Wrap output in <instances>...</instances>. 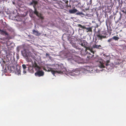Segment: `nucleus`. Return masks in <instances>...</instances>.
Segmentation results:
<instances>
[{
	"mask_svg": "<svg viewBox=\"0 0 126 126\" xmlns=\"http://www.w3.org/2000/svg\"><path fill=\"white\" fill-rule=\"evenodd\" d=\"M84 68H82V69H81V70H84Z\"/></svg>",
	"mask_w": 126,
	"mask_h": 126,
	"instance_id": "obj_31",
	"label": "nucleus"
},
{
	"mask_svg": "<svg viewBox=\"0 0 126 126\" xmlns=\"http://www.w3.org/2000/svg\"><path fill=\"white\" fill-rule=\"evenodd\" d=\"M69 12L70 14H74L78 12L76 14V15H84V14L82 12H79L75 8L73 9L69 10Z\"/></svg>",
	"mask_w": 126,
	"mask_h": 126,
	"instance_id": "obj_6",
	"label": "nucleus"
},
{
	"mask_svg": "<svg viewBox=\"0 0 126 126\" xmlns=\"http://www.w3.org/2000/svg\"><path fill=\"white\" fill-rule=\"evenodd\" d=\"M71 70V72L76 75H78L82 72L81 69H73Z\"/></svg>",
	"mask_w": 126,
	"mask_h": 126,
	"instance_id": "obj_7",
	"label": "nucleus"
},
{
	"mask_svg": "<svg viewBox=\"0 0 126 126\" xmlns=\"http://www.w3.org/2000/svg\"><path fill=\"white\" fill-rule=\"evenodd\" d=\"M56 70L55 71L52 70L51 71V72L52 74L54 75L56 73H62L63 72V69L61 66L57 64L56 65Z\"/></svg>",
	"mask_w": 126,
	"mask_h": 126,
	"instance_id": "obj_1",
	"label": "nucleus"
},
{
	"mask_svg": "<svg viewBox=\"0 0 126 126\" xmlns=\"http://www.w3.org/2000/svg\"><path fill=\"white\" fill-rule=\"evenodd\" d=\"M44 75V72L42 71H38L35 73V75L36 76H38L39 77L43 76Z\"/></svg>",
	"mask_w": 126,
	"mask_h": 126,
	"instance_id": "obj_10",
	"label": "nucleus"
},
{
	"mask_svg": "<svg viewBox=\"0 0 126 126\" xmlns=\"http://www.w3.org/2000/svg\"><path fill=\"white\" fill-rule=\"evenodd\" d=\"M44 70H45L46 69H44Z\"/></svg>",
	"mask_w": 126,
	"mask_h": 126,
	"instance_id": "obj_34",
	"label": "nucleus"
},
{
	"mask_svg": "<svg viewBox=\"0 0 126 126\" xmlns=\"http://www.w3.org/2000/svg\"><path fill=\"white\" fill-rule=\"evenodd\" d=\"M113 40V39L112 38H110V39H109L108 40V42L109 43H110V42H111V41H112Z\"/></svg>",
	"mask_w": 126,
	"mask_h": 126,
	"instance_id": "obj_24",
	"label": "nucleus"
},
{
	"mask_svg": "<svg viewBox=\"0 0 126 126\" xmlns=\"http://www.w3.org/2000/svg\"><path fill=\"white\" fill-rule=\"evenodd\" d=\"M37 16L39 17V18L41 19L42 20L44 19V17L42 16L41 14L40 13H39Z\"/></svg>",
	"mask_w": 126,
	"mask_h": 126,
	"instance_id": "obj_19",
	"label": "nucleus"
},
{
	"mask_svg": "<svg viewBox=\"0 0 126 126\" xmlns=\"http://www.w3.org/2000/svg\"><path fill=\"white\" fill-rule=\"evenodd\" d=\"M94 48H96L97 49H101L102 47L101 45H97L96 44H95L93 45L92 47L91 48L90 47V49L89 50H90L91 52L93 54H94V52H95V51H94L93 50Z\"/></svg>",
	"mask_w": 126,
	"mask_h": 126,
	"instance_id": "obj_3",
	"label": "nucleus"
},
{
	"mask_svg": "<svg viewBox=\"0 0 126 126\" xmlns=\"http://www.w3.org/2000/svg\"><path fill=\"white\" fill-rule=\"evenodd\" d=\"M99 31H98L97 32V34H96V38H97L98 40H102L103 38H106V36H103L100 35L99 33Z\"/></svg>",
	"mask_w": 126,
	"mask_h": 126,
	"instance_id": "obj_9",
	"label": "nucleus"
},
{
	"mask_svg": "<svg viewBox=\"0 0 126 126\" xmlns=\"http://www.w3.org/2000/svg\"><path fill=\"white\" fill-rule=\"evenodd\" d=\"M112 38L115 41H118L119 39V38L116 36H114Z\"/></svg>",
	"mask_w": 126,
	"mask_h": 126,
	"instance_id": "obj_20",
	"label": "nucleus"
},
{
	"mask_svg": "<svg viewBox=\"0 0 126 126\" xmlns=\"http://www.w3.org/2000/svg\"><path fill=\"white\" fill-rule=\"evenodd\" d=\"M34 11L33 12L36 15V16H37L38 15L39 13L37 11L36 9V7H35V6H34Z\"/></svg>",
	"mask_w": 126,
	"mask_h": 126,
	"instance_id": "obj_16",
	"label": "nucleus"
},
{
	"mask_svg": "<svg viewBox=\"0 0 126 126\" xmlns=\"http://www.w3.org/2000/svg\"><path fill=\"white\" fill-rule=\"evenodd\" d=\"M21 52L23 55L25 57H30L31 56V53L25 50H24Z\"/></svg>",
	"mask_w": 126,
	"mask_h": 126,
	"instance_id": "obj_8",
	"label": "nucleus"
},
{
	"mask_svg": "<svg viewBox=\"0 0 126 126\" xmlns=\"http://www.w3.org/2000/svg\"><path fill=\"white\" fill-rule=\"evenodd\" d=\"M32 9H30L29 10V12H32Z\"/></svg>",
	"mask_w": 126,
	"mask_h": 126,
	"instance_id": "obj_30",
	"label": "nucleus"
},
{
	"mask_svg": "<svg viewBox=\"0 0 126 126\" xmlns=\"http://www.w3.org/2000/svg\"><path fill=\"white\" fill-rule=\"evenodd\" d=\"M78 26L82 29H85L87 30L86 32H91L92 31V28L91 27L86 28L85 26H83L81 24H79Z\"/></svg>",
	"mask_w": 126,
	"mask_h": 126,
	"instance_id": "obj_11",
	"label": "nucleus"
},
{
	"mask_svg": "<svg viewBox=\"0 0 126 126\" xmlns=\"http://www.w3.org/2000/svg\"><path fill=\"white\" fill-rule=\"evenodd\" d=\"M29 57H25L26 59V61L29 62H31L33 64V63L32 62V60L30 58H29Z\"/></svg>",
	"mask_w": 126,
	"mask_h": 126,
	"instance_id": "obj_17",
	"label": "nucleus"
},
{
	"mask_svg": "<svg viewBox=\"0 0 126 126\" xmlns=\"http://www.w3.org/2000/svg\"><path fill=\"white\" fill-rule=\"evenodd\" d=\"M110 61L109 60H107L106 61V63L105 64H104L103 63H101V62H100V63L99 65V67L100 68H103L105 67L104 65H105L106 66V68H110V65L109 63H110Z\"/></svg>",
	"mask_w": 126,
	"mask_h": 126,
	"instance_id": "obj_4",
	"label": "nucleus"
},
{
	"mask_svg": "<svg viewBox=\"0 0 126 126\" xmlns=\"http://www.w3.org/2000/svg\"><path fill=\"white\" fill-rule=\"evenodd\" d=\"M80 41L79 42L78 44L80 45L82 47L86 48L85 51L87 50H89L90 47H87L88 43L85 40H79Z\"/></svg>",
	"mask_w": 126,
	"mask_h": 126,
	"instance_id": "obj_2",
	"label": "nucleus"
},
{
	"mask_svg": "<svg viewBox=\"0 0 126 126\" xmlns=\"http://www.w3.org/2000/svg\"><path fill=\"white\" fill-rule=\"evenodd\" d=\"M22 67L23 70H25V69L27 67L26 65L24 64H23L22 65Z\"/></svg>",
	"mask_w": 126,
	"mask_h": 126,
	"instance_id": "obj_23",
	"label": "nucleus"
},
{
	"mask_svg": "<svg viewBox=\"0 0 126 126\" xmlns=\"http://www.w3.org/2000/svg\"><path fill=\"white\" fill-rule=\"evenodd\" d=\"M33 67H34L33 66H31L28 67V70L30 72L32 73H33L34 72Z\"/></svg>",
	"mask_w": 126,
	"mask_h": 126,
	"instance_id": "obj_14",
	"label": "nucleus"
},
{
	"mask_svg": "<svg viewBox=\"0 0 126 126\" xmlns=\"http://www.w3.org/2000/svg\"><path fill=\"white\" fill-rule=\"evenodd\" d=\"M6 56L7 58H9H9L11 59L12 57L11 55L10 54H9V55L7 54L6 55Z\"/></svg>",
	"mask_w": 126,
	"mask_h": 126,
	"instance_id": "obj_22",
	"label": "nucleus"
},
{
	"mask_svg": "<svg viewBox=\"0 0 126 126\" xmlns=\"http://www.w3.org/2000/svg\"><path fill=\"white\" fill-rule=\"evenodd\" d=\"M2 25L4 26V27H6L7 26V25H6L5 22H3Z\"/></svg>",
	"mask_w": 126,
	"mask_h": 126,
	"instance_id": "obj_25",
	"label": "nucleus"
},
{
	"mask_svg": "<svg viewBox=\"0 0 126 126\" xmlns=\"http://www.w3.org/2000/svg\"><path fill=\"white\" fill-rule=\"evenodd\" d=\"M95 30H96V29H95H95L94 30V31H95Z\"/></svg>",
	"mask_w": 126,
	"mask_h": 126,
	"instance_id": "obj_32",
	"label": "nucleus"
},
{
	"mask_svg": "<svg viewBox=\"0 0 126 126\" xmlns=\"http://www.w3.org/2000/svg\"><path fill=\"white\" fill-rule=\"evenodd\" d=\"M19 71H20L19 70Z\"/></svg>",
	"mask_w": 126,
	"mask_h": 126,
	"instance_id": "obj_33",
	"label": "nucleus"
},
{
	"mask_svg": "<svg viewBox=\"0 0 126 126\" xmlns=\"http://www.w3.org/2000/svg\"><path fill=\"white\" fill-rule=\"evenodd\" d=\"M121 11L124 13V15H125L126 13V10L125 8H123L122 9Z\"/></svg>",
	"mask_w": 126,
	"mask_h": 126,
	"instance_id": "obj_21",
	"label": "nucleus"
},
{
	"mask_svg": "<svg viewBox=\"0 0 126 126\" xmlns=\"http://www.w3.org/2000/svg\"><path fill=\"white\" fill-rule=\"evenodd\" d=\"M23 73L24 74H25L26 73V71H25V70H23Z\"/></svg>",
	"mask_w": 126,
	"mask_h": 126,
	"instance_id": "obj_29",
	"label": "nucleus"
},
{
	"mask_svg": "<svg viewBox=\"0 0 126 126\" xmlns=\"http://www.w3.org/2000/svg\"><path fill=\"white\" fill-rule=\"evenodd\" d=\"M49 54H48V53H46V57H47V56H49Z\"/></svg>",
	"mask_w": 126,
	"mask_h": 126,
	"instance_id": "obj_28",
	"label": "nucleus"
},
{
	"mask_svg": "<svg viewBox=\"0 0 126 126\" xmlns=\"http://www.w3.org/2000/svg\"><path fill=\"white\" fill-rule=\"evenodd\" d=\"M64 1L65 3L66 4H67V5H66L67 6H67V5H68V1L67 0H64Z\"/></svg>",
	"mask_w": 126,
	"mask_h": 126,
	"instance_id": "obj_26",
	"label": "nucleus"
},
{
	"mask_svg": "<svg viewBox=\"0 0 126 126\" xmlns=\"http://www.w3.org/2000/svg\"><path fill=\"white\" fill-rule=\"evenodd\" d=\"M37 4V2L35 0H33L31 3V4L33 5V7L34 6H35V7H36V5Z\"/></svg>",
	"mask_w": 126,
	"mask_h": 126,
	"instance_id": "obj_18",
	"label": "nucleus"
},
{
	"mask_svg": "<svg viewBox=\"0 0 126 126\" xmlns=\"http://www.w3.org/2000/svg\"><path fill=\"white\" fill-rule=\"evenodd\" d=\"M71 51L73 53H75L76 52L74 50L72 49L71 50Z\"/></svg>",
	"mask_w": 126,
	"mask_h": 126,
	"instance_id": "obj_27",
	"label": "nucleus"
},
{
	"mask_svg": "<svg viewBox=\"0 0 126 126\" xmlns=\"http://www.w3.org/2000/svg\"><path fill=\"white\" fill-rule=\"evenodd\" d=\"M33 66L35 69L37 71H39L41 69V67H39L37 64L35 62L33 64Z\"/></svg>",
	"mask_w": 126,
	"mask_h": 126,
	"instance_id": "obj_12",
	"label": "nucleus"
},
{
	"mask_svg": "<svg viewBox=\"0 0 126 126\" xmlns=\"http://www.w3.org/2000/svg\"><path fill=\"white\" fill-rule=\"evenodd\" d=\"M33 33V34L37 36H39L41 35V33L38 32V31H36L35 30H33L32 31Z\"/></svg>",
	"mask_w": 126,
	"mask_h": 126,
	"instance_id": "obj_13",
	"label": "nucleus"
},
{
	"mask_svg": "<svg viewBox=\"0 0 126 126\" xmlns=\"http://www.w3.org/2000/svg\"><path fill=\"white\" fill-rule=\"evenodd\" d=\"M0 32L1 34L4 35L5 34V35L7 36L9 35V34L7 32L5 31H4L3 30H1L0 29Z\"/></svg>",
	"mask_w": 126,
	"mask_h": 126,
	"instance_id": "obj_15",
	"label": "nucleus"
},
{
	"mask_svg": "<svg viewBox=\"0 0 126 126\" xmlns=\"http://www.w3.org/2000/svg\"><path fill=\"white\" fill-rule=\"evenodd\" d=\"M68 40L69 43L72 46L76 48V49H78L79 48L78 47L76 46V40L73 38H69Z\"/></svg>",
	"mask_w": 126,
	"mask_h": 126,
	"instance_id": "obj_5",
	"label": "nucleus"
}]
</instances>
